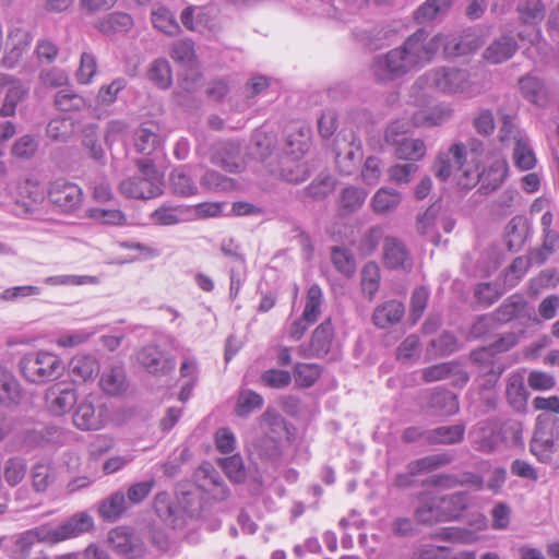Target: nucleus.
Here are the masks:
<instances>
[{
	"label": "nucleus",
	"mask_w": 559,
	"mask_h": 559,
	"mask_svg": "<svg viewBox=\"0 0 559 559\" xmlns=\"http://www.w3.org/2000/svg\"><path fill=\"white\" fill-rule=\"evenodd\" d=\"M263 402L264 400L259 393L252 390H241L234 412L238 417L247 418L253 411L260 409Z\"/></svg>",
	"instance_id": "79ce46f5"
},
{
	"label": "nucleus",
	"mask_w": 559,
	"mask_h": 559,
	"mask_svg": "<svg viewBox=\"0 0 559 559\" xmlns=\"http://www.w3.org/2000/svg\"><path fill=\"white\" fill-rule=\"evenodd\" d=\"M509 171V165L506 159H496L481 173L477 168L464 170V181L461 185L466 188L473 187L479 182V191L488 194L498 189L506 180Z\"/></svg>",
	"instance_id": "6e6552de"
},
{
	"label": "nucleus",
	"mask_w": 559,
	"mask_h": 559,
	"mask_svg": "<svg viewBox=\"0 0 559 559\" xmlns=\"http://www.w3.org/2000/svg\"><path fill=\"white\" fill-rule=\"evenodd\" d=\"M471 500L472 497L466 491H457L440 497L444 522L461 518L469 507Z\"/></svg>",
	"instance_id": "bb28decb"
},
{
	"label": "nucleus",
	"mask_w": 559,
	"mask_h": 559,
	"mask_svg": "<svg viewBox=\"0 0 559 559\" xmlns=\"http://www.w3.org/2000/svg\"><path fill=\"white\" fill-rule=\"evenodd\" d=\"M459 401L455 394L448 390L433 391L427 402V412L433 416H451L459 412Z\"/></svg>",
	"instance_id": "393cba45"
},
{
	"label": "nucleus",
	"mask_w": 559,
	"mask_h": 559,
	"mask_svg": "<svg viewBox=\"0 0 559 559\" xmlns=\"http://www.w3.org/2000/svg\"><path fill=\"white\" fill-rule=\"evenodd\" d=\"M93 526V519L86 513L73 515L64 523L52 528L49 525H40L20 534L12 547L14 559H26L37 543L56 544L87 532Z\"/></svg>",
	"instance_id": "f03ea898"
},
{
	"label": "nucleus",
	"mask_w": 559,
	"mask_h": 559,
	"mask_svg": "<svg viewBox=\"0 0 559 559\" xmlns=\"http://www.w3.org/2000/svg\"><path fill=\"white\" fill-rule=\"evenodd\" d=\"M133 25V20L128 13L114 12L105 16L98 23V28L104 34L126 32Z\"/></svg>",
	"instance_id": "3c124183"
},
{
	"label": "nucleus",
	"mask_w": 559,
	"mask_h": 559,
	"mask_svg": "<svg viewBox=\"0 0 559 559\" xmlns=\"http://www.w3.org/2000/svg\"><path fill=\"white\" fill-rule=\"evenodd\" d=\"M76 392L70 388H62L60 384L50 386L46 392V402L49 411L61 416L68 413L76 403Z\"/></svg>",
	"instance_id": "4be33fe9"
},
{
	"label": "nucleus",
	"mask_w": 559,
	"mask_h": 559,
	"mask_svg": "<svg viewBox=\"0 0 559 559\" xmlns=\"http://www.w3.org/2000/svg\"><path fill=\"white\" fill-rule=\"evenodd\" d=\"M453 456L448 453H438L424 456L418 460L411 461L406 468L412 473L420 475L425 473L432 472L440 467H443L450 463H452Z\"/></svg>",
	"instance_id": "f704fd0d"
},
{
	"label": "nucleus",
	"mask_w": 559,
	"mask_h": 559,
	"mask_svg": "<svg viewBox=\"0 0 559 559\" xmlns=\"http://www.w3.org/2000/svg\"><path fill=\"white\" fill-rule=\"evenodd\" d=\"M559 450V418L554 414L544 413L537 416L533 438L530 443L531 453L540 462L550 464Z\"/></svg>",
	"instance_id": "39448f33"
},
{
	"label": "nucleus",
	"mask_w": 559,
	"mask_h": 559,
	"mask_svg": "<svg viewBox=\"0 0 559 559\" xmlns=\"http://www.w3.org/2000/svg\"><path fill=\"white\" fill-rule=\"evenodd\" d=\"M439 46L443 44V50L447 57L456 58L469 55L480 47V38L474 33L463 35H452L443 38L440 34Z\"/></svg>",
	"instance_id": "6ab92c4d"
},
{
	"label": "nucleus",
	"mask_w": 559,
	"mask_h": 559,
	"mask_svg": "<svg viewBox=\"0 0 559 559\" xmlns=\"http://www.w3.org/2000/svg\"><path fill=\"white\" fill-rule=\"evenodd\" d=\"M452 4L453 0H426L415 11V21L419 24L432 22L447 14Z\"/></svg>",
	"instance_id": "72a5a7b5"
},
{
	"label": "nucleus",
	"mask_w": 559,
	"mask_h": 559,
	"mask_svg": "<svg viewBox=\"0 0 559 559\" xmlns=\"http://www.w3.org/2000/svg\"><path fill=\"white\" fill-rule=\"evenodd\" d=\"M162 144L159 127L155 122H145L134 132L136 152L150 156Z\"/></svg>",
	"instance_id": "b1692460"
},
{
	"label": "nucleus",
	"mask_w": 559,
	"mask_h": 559,
	"mask_svg": "<svg viewBox=\"0 0 559 559\" xmlns=\"http://www.w3.org/2000/svg\"><path fill=\"white\" fill-rule=\"evenodd\" d=\"M27 94L28 90L22 82L13 83V85L7 90L0 108V116L3 118L14 116L17 105L25 99Z\"/></svg>",
	"instance_id": "ea45409f"
},
{
	"label": "nucleus",
	"mask_w": 559,
	"mask_h": 559,
	"mask_svg": "<svg viewBox=\"0 0 559 559\" xmlns=\"http://www.w3.org/2000/svg\"><path fill=\"white\" fill-rule=\"evenodd\" d=\"M331 260L335 269L347 277H350L356 271L355 258L348 249L332 247Z\"/></svg>",
	"instance_id": "4d7b16f0"
},
{
	"label": "nucleus",
	"mask_w": 559,
	"mask_h": 559,
	"mask_svg": "<svg viewBox=\"0 0 559 559\" xmlns=\"http://www.w3.org/2000/svg\"><path fill=\"white\" fill-rule=\"evenodd\" d=\"M170 56L176 62L185 67H192L195 59L193 43L188 39L176 41L173 45Z\"/></svg>",
	"instance_id": "774afa93"
},
{
	"label": "nucleus",
	"mask_w": 559,
	"mask_h": 559,
	"mask_svg": "<svg viewBox=\"0 0 559 559\" xmlns=\"http://www.w3.org/2000/svg\"><path fill=\"white\" fill-rule=\"evenodd\" d=\"M520 87L524 97L536 105H543L546 99V88L538 78L526 75L520 80Z\"/></svg>",
	"instance_id": "603ef678"
},
{
	"label": "nucleus",
	"mask_w": 559,
	"mask_h": 559,
	"mask_svg": "<svg viewBox=\"0 0 559 559\" xmlns=\"http://www.w3.org/2000/svg\"><path fill=\"white\" fill-rule=\"evenodd\" d=\"M473 169V165L467 162L466 146L459 142L452 144L448 151L440 152L433 166L435 176L441 181L448 180L454 171L462 173Z\"/></svg>",
	"instance_id": "9d476101"
},
{
	"label": "nucleus",
	"mask_w": 559,
	"mask_h": 559,
	"mask_svg": "<svg viewBox=\"0 0 559 559\" xmlns=\"http://www.w3.org/2000/svg\"><path fill=\"white\" fill-rule=\"evenodd\" d=\"M251 453L265 462H276L282 456L280 440L275 436L263 435L252 442Z\"/></svg>",
	"instance_id": "473e14b6"
},
{
	"label": "nucleus",
	"mask_w": 559,
	"mask_h": 559,
	"mask_svg": "<svg viewBox=\"0 0 559 559\" xmlns=\"http://www.w3.org/2000/svg\"><path fill=\"white\" fill-rule=\"evenodd\" d=\"M171 191L180 197H192L198 193V187L185 167L176 168L169 177Z\"/></svg>",
	"instance_id": "c9c22d12"
},
{
	"label": "nucleus",
	"mask_w": 559,
	"mask_h": 559,
	"mask_svg": "<svg viewBox=\"0 0 559 559\" xmlns=\"http://www.w3.org/2000/svg\"><path fill=\"white\" fill-rule=\"evenodd\" d=\"M526 307V301L519 295L508 297L493 312L492 317L498 322H509L521 316Z\"/></svg>",
	"instance_id": "a19ab883"
},
{
	"label": "nucleus",
	"mask_w": 559,
	"mask_h": 559,
	"mask_svg": "<svg viewBox=\"0 0 559 559\" xmlns=\"http://www.w3.org/2000/svg\"><path fill=\"white\" fill-rule=\"evenodd\" d=\"M512 158L520 170H531L535 167L537 159L527 136L520 138L514 144Z\"/></svg>",
	"instance_id": "58836bf2"
},
{
	"label": "nucleus",
	"mask_w": 559,
	"mask_h": 559,
	"mask_svg": "<svg viewBox=\"0 0 559 559\" xmlns=\"http://www.w3.org/2000/svg\"><path fill=\"white\" fill-rule=\"evenodd\" d=\"M383 263L393 270L411 271L413 259L406 246L395 237H385L383 240Z\"/></svg>",
	"instance_id": "dca6fc26"
},
{
	"label": "nucleus",
	"mask_w": 559,
	"mask_h": 559,
	"mask_svg": "<svg viewBox=\"0 0 559 559\" xmlns=\"http://www.w3.org/2000/svg\"><path fill=\"white\" fill-rule=\"evenodd\" d=\"M49 139L57 142H67L74 134V122L70 118H55L46 128Z\"/></svg>",
	"instance_id": "6e6d98bb"
},
{
	"label": "nucleus",
	"mask_w": 559,
	"mask_h": 559,
	"mask_svg": "<svg viewBox=\"0 0 559 559\" xmlns=\"http://www.w3.org/2000/svg\"><path fill=\"white\" fill-rule=\"evenodd\" d=\"M440 36L430 37L424 28L417 29L404 43L385 53L377 55L371 73L379 83H389L429 63L439 50Z\"/></svg>",
	"instance_id": "f257e3e1"
},
{
	"label": "nucleus",
	"mask_w": 559,
	"mask_h": 559,
	"mask_svg": "<svg viewBox=\"0 0 559 559\" xmlns=\"http://www.w3.org/2000/svg\"><path fill=\"white\" fill-rule=\"evenodd\" d=\"M100 388L109 395H119L127 390L126 371L121 364H115L102 373Z\"/></svg>",
	"instance_id": "c756f323"
},
{
	"label": "nucleus",
	"mask_w": 559,
	"mask_h": 559,
	"mask_svg": "<svg viewBox=\"0 0 559 559\" xmlns=\"http://www.w3.org/2000/svg\"><path fill=\"white\" fill-rule=\"evenodd\" d=\"M219 462L225 474L233 483L241 484L246 480L245 465L240 455L228 456Z\"/></svg>",
	"instance_id": "69168bd1"
},
{
	"label": "nucleus",
	"mask_w": 559,
	"mask_h": 559,
	"mask_svg": "<svg viewBox=\"0 0 559 559\" xmlns=\"http://www.w3.org/2000/svg\"><path fill=\"white\" fill-rule=\"evenodd\" d=\"M413 516L418 525L435 526L444 523L440 497L432 490H421L413 496Z\"/></svg>",
	"instance_id": "9b49d317"
},
{
	"label": "nucleus",
	"mask_w": 559,
	"mask_h": 559,
	"mask_svg": "<svg viewBox=\"0 0 559 559\" xmlns=\"http://www.w3.org/2000/svg\"><path fill=\"white\" fill-rule=\"evenodd\" d=\"M516 10L525 24H537L545 17V7L540 0H521Z\"/></svg>",
	"instance_id": "864d4df0"
},
{
	"label": "nucleus",
	"mask_w": 559,
	"mask_h": 559,
	"mask_svg": "<svg viewBox=\"0 0 559 559\" xmlns=\"http://www.w3.org/2000/svg\"><path fill=\"white\" fill-rule=\"evenodd\" d=\"M464 433L463 425L441 426L427 430L426 441L431 444H456L463 441Z\"/></svg>",
	"instance_id": "2f4dec72"
},
{
	"label": "nucleus",
	"mask_w": 559,
	"mask_h": 559,
	"mask_svg": "<svg viewBox=\"0 0 559 559\" xmlns=\"http://www.w3.org/2000/svg\"><path fill=\"white\" fill-rule=\"evenodd\" d=\"M96 399L87 396L76 407L73 415L74 425L81 430H97L104 425L103 405L95 404Z\"/></svg>",
	"instance_id": "2eb2a0df"
},
{
	"label": "nucleus",
	"mask_w": 559,
	"mask_h": 559,
	"mask_svg": "<svg viewBox=\"0 0 559 559\" xmlns=\"http://www.w3.org/2000/svg\"><path fill=\"white\" fill-rule=\"evenodd\" d=\"M200 183L203 188L217 192L230 191L236 187V181L234 179L213 169H207L204 173L200 179Z\"/></svg>",
	"instance_id": "5fc2aeb1"
},
{
	"label": "nucleus",
	"mask_w": 559,
	"mask_h": 559,
	"mask_svg": "<svg viewBox=\"0 0 559 559\" xmlns=\"http://www.w3.org/2000/svg\"><path fill=\"white\" fill-rule=\"evenodd\" d=\"M23 378L29 383L44 384L59 379L66 366L62 359L48 350H34L23 355L19 361Z\"/></svg>",
	"instance_id": "7ed1b4c3"
},
{
	"label": "nucleus",
	"mask_w": 559,
	"mask_h": 559,
	"mask_svg": "<svg viewBox=\"0 0 559 559\" xmlns=\"http://www.w3.org/2000/svg\"><path fill=\"white\" fill-rule=\"evenodd\" d=\"M405 312L404 305L395 299L379 305L372 313V322L379 329H386L399 323Z\"/></svg>",
	"instance_id": "a878e982"
},
{
	"label": "nucleus",
	"mask_w": 559,
	"mask_h": 559,
	"mask_svg": "<svg viewBox=\"0 0 559 559\" xmlns=\"http://www.w3.org/2000/svg\"><path fill=\"white\" fill-rule=\"evenodd\" d=\"M26 462L22 457H10L4 463V478L5 481L14 487L19 485L25 477L26 474Z\"/></svg>",
	"instance_id": "0e129e2a"
},
{
	"label": "nucleus",
	"mask_w": 559,
	"mask_h": 559,
	"mask_svg": "<svg viewBox=\"0 0 559 559\" xmlns=\"http://www.w3.org/2000/svg\"><path fill=\"white\" fill-rule=\"evenodd\" d=\"M452 116V109L447 105H437L427 109L415 111L412 124L415 127H435L447 122Z\"/></svg>",
	"instance_id": "cd10ccee"
},
{
	"label": "nucleus",
	"mask_w": 559,
	"mask_h": 559,
	"mask_svg": "<svg viewBox=\"0 0 559 559\" xmlns=\"http://www.w3.org/2000/svg\"><path fill=\"white\" fill-rule=\"evenodd\" d=\"M138 361L147 372L153 374H166L176 367L174 358H164L160 349L155 345L144 346L138 353Z\"/></svg>",
	"instance_id": "aec40b11"
},
{
	"label": "nucleus",
	"mask_w": 559,
	"mask_h": 559,
	"mask_svg": "<svg viewBox=\"0 0 559 559\" xmlns=\"http://www.w3.org/2000/svg\"><path fill=\"white\" fill-rule=\"evenodd\" d=\"M152 23L154 27L170 36L178 35L180 32L175 14L165 7L152 12Z\"/></svg>",
	"instance_id": "8fccbe9b"
},
{
	"label": "nucleus",
	"mask_w": 559,
	"mask_h": 559,
	"mask_svg": "<svg viewBox=\"0 0 559 559\" xmlns=\"http://www.w3.org/2000/svg\"><path fill=\"white\" fill-rule=\"evenodd\" d=\"M518 49V43L511 35H503L493 40L485 50L484 57L491 63H501L510 59Z\"/></svg>",
	"instance_id": "c85d7f7f"
},
{
	"label": "nucleus",
	"mask_w": 559,
	"mask_h": 559,
	"mask_svg": "<svg viewBox=\"0 0 559 559\" xmlns=\"http://www.w3.org/2000/svg\"><path fill=\"white\" fill-rule=\"evenodd\" d=\"M321 368L316 364H296L294 376L299 386L310 388L320 378Z\"/></svg>",
	"instance_id": "e2e57ef3"
},
{
	"label": "nucleus",
	"mask_w": 559,
	"mask_h": 559,
	"mask_svg": "<svg viewBox=\"0 0 559 559\" xmlns=\"http://www.w3.org/2000/svg\"><path fill=\"white\" fill-rule=\"evenodd\" d=\"M55 106L60 111H79L86 106L85 99L71 90H61L55 95Z\"/></svg>",
	"instance_id": "13d9d810"
},
{
	"label": "nucleus",
	"mask_w": 559,
	"mask_h": 559,
	"mask_svg": "<svg viewBox=\"0 0 559 559\" xmlns=\"http://www.w3.org/2000/svg\"><path fill=\"white\" fill-rule=\"evenodd\" d=\"M393 35L394 32L391 28L377 25L370 29L361 32L359 40L369 49L377 50L386 45Z\"/></svg>",
	"instance_id": "c03bdc74"
},
{
	"label": "nucleus",
	"mask_w": 559,
	"mask_h": 559,
	"mask_svg": "<svg viewBox=\"0 0 559 559\" xmlns=\"http://www.w3.org/2000/svg\"><path fill=\"white\" fill-rule=\"evenodd\" d=\"M49 200L63 212H73L82 202L81 188L64 179L55 180L48 192Z\"/></svg>",
	"instance_id": "ddd939ff"
},
{
	"label": "nucleus",
	"mask_w": 559,
	"mask_h": 559,
	"mask_svg": "<svg viewBox=\"0 0 559 559\" xmlns=\"http://www.w3.org/2000/svg\"><path fill=\"white\" fill-rule=\"evenodd\" d=\"M195 488L212 495L215 500L223 501L229 496L221 474L211 463H203L194 473Z\"/></svg>",
	"instance_id": "f8f14e48"
},
{
	"label": "nucleus",
	"mask_w": 559,
	"mask_h": 559,
	"mask_svg": "<svg viewBox=\"0 0 559 559\" xmlns=\"http://www.w3.org/2000/svg\"><path fill=\"white\" fill-rule=\"evenodd\" d=\"M2 382V388H0V405L7 408L20 405L24 392L17 378L11 371L8 379Z\"/></svg>",
	"instance_id": "e433bc0d"
},
{
	"label": "nucleus",
	"mask_w": 559,
	"mask_h": 559,
	"mask_svg": "<svg viewBox=\"0 0 559 559\" xmlns=\"http://www.w3.org/2000/svg\"><path fill=\"white\" fill-rule=\"evenodd\" d=\"M38 139L33 134H25L19 138L11 147V154L20 159L32 158L38 148Z\"/></svg>",
	"instance_id": "680f3d73"
},
{
	"label": "nucleus",
	"mask_w": 559,
	"mask_h": 559,
	"mask_svg": "<svg viewBox=\"0 0 559 559\" xmlns=\"http://www.w3.org/2000/svg\"><path fill=\"white\" fill-rule=\"evenodd\" d=\"M261 427L264 431L263 435L275 436L277 440H281L283 435L287 431V423L273 408H267L261 416Z\"/></svg>",
	"instance_id": "09e8293b"
},
{
	"label": "nucleus",
	"mask_w": 559,
	"mask_h": 559,
	"mask_svg": "<svg viewBox=\"0 0 559 559\" xmlns=\"http://www.w3.org/2000/svg\"><path fill=\"white\" fill-rule=\"evenodd\" d=\"M367 198V192L357 187H347L342 191L340 204L346 213L356 212L360 209Z\"/></svg>",
	"instance_id": "bf43d9fd"
},
{
	"label": "nucleus",
	"mask_w": 559,
	"mask_h": 559,
	"mask_svg": "<svg viewBox=\"0 0 559 559\" xmlns=\"http://www.w3.org/2000/svg\"><path fill=\"white\" fill-rule=\"evenodd\" d=\"M32 41L31 34L23 28H14L9 33L7 51L1 60L5 68H14L29 49Z\"/></svg>",
	"instance_id": "a211bd4d"
},
{
	"label": "nucleus",
	"mask_w": 559,
	"mask_h": 559,
	"mask_svg": "<svg viewBox=\"0 0 559 559\" xmlns=\"http://www.w3.org/2000/svg\"><path fill=\"white\" fill-rule=\"evenodd\" d=\"M530 235V224L524 216H514L506 227L507 246L510 251H519Z\"/></svg>",
	"instance_id": "7c9ffc66"
},
{
	"label": "nucleus",
	"mask_w": 559,
	"mask_h": 559,
	"mask_svg": "<svg viewBox=\"0 0 559 559\" xmlns=\"http://www.w3.org/2000/svg\"><path fill=\"white\" fill-rule=\"evenodd\" d=\"M361 158L362 152L360 144L356 143L354 138H352L350 141L336 139L335 163L341 174L350 175L358 166Z\"/></svg>",
	"instance_id": "f3484780"
},
{
	"label": "nucleus",
	"mask_w": 559,
	"mask_h": 559,
	"mask_svg": "<svg viewBox=\"0 0 559 559\" xmlns=\"http://www.w3.org/2000/svg\"><path fill=\"white\" fill-rule=\"evenodd\" d=\"M147 78L159 88H168L173 83L171 68L169 62L163 58L154 60L147 70Z\"/></svg>",
	"instance_id": "de8ad7c7"
},
{
	"label": "nucleus",
	"mask_w": 559,
	"mask_h": 559,
	"mask_svg": "<svg viewBox=\"0 0 559 559\" xmlns=\"http://www.w3.org/2000/svg\"><path fill=\"white\" fill-rule=\"evenodd\" d=\"M99 362L92 355H78L69 362V376L73 382H87L99 373Z\"/></svg>",
	"instance_id": "5701e85b"
},
{
	"label": "nucleus",
	"mask_w": 559,
	"mask_h": 559,
	"mask_svg": "<svg viewBox=\"0 0 559 559\" xmlns=\"http://www.w3.org/2000/svg\"><path fill=\"white\" fill-rule=\"evenodd\" d=\"M178 503L190 516L199 515L202 509L200 490L195 487L181 490L178 496Z\"/></svg>",
	"instance_id": "338daca9"
},
{
	"label": "nucleus",
	"mask_w": 559,
	"mask_h": 559,
	"mask_svg": "<svg viewBox=\"0 0 559 559\" xmlns=\"http://www.w3.org/2000/svg\"><path fill=\"white\" fill-rule=\"evenodd\" d=\"M108 542L118 554L129 559L140 558L145 552L142 539L123 526L111 530Z\"/></svg>",
	"instance_id": "4468645a"
},
{
	"label": "nucleus",
	"mask_w": 559,
	"mask_h": 559,
	"mask_svg": "<svg viewBox=\"0 0 559 559\" xmlns=\"http://www.w3.org/2000/svg\"><path fill=\"white\" fill-rule=\"evenodd\" d=\"M306 151V143H299L295 148L294 142L288 139L284 155L280 157L277 165L274 166L272 163H269L270 171L292 183L305 181L310 173L308 166L305 163H300L299 158Z\"/></svg>",
	"instance_id": "423d86ee"
},
{
	"label": "nucleus",
	"mask_w": 559,
	"mask_h": 559,
	"mask_svg": "<svg viewBox=\"0 0 559 559\" xmlns=\"http://www.w3.org/2000/svg\"><path fill=\"white\" fill-rule=\"evenodd\" d=\"M129 508L124 493L117 491L102 501L98 511L105 520L115 521Z\"/></svg>",
	"instance_id": "4c0bfd02"
},
{
	"label": "nucleus",
	"mask_w": 559,
	"mask_h": 559,
	"mask_svg": "<svg viewBox=\"0 0 559 559\" xmlns=\"http://www.w3.org/2000/svg\"><path fill=\"white\" fill-rule=\"evenodd\" d=\"M395 155L400 159L418 160L426 154V145L423 140L403 138L395 145Z\"/></svg>",
	"instance_id": "a18cd8bd"
},
{
	"label": "nucleus",
	"mask_w": 559,
	"mask_h": 559,
	"mask_svg": "<svg viewBox=\"0 0 559 559\" xmlns=\"http://www.w3.org/2000/svg\"><path fill=\"white\" fill-rule=\"evenodd\" d=\"M401 203V194L389 188L379 189L372 198V207L378 214L394 211Z\"/></svg>",
	"instance_id": "37998d69"
},
{
	"label": "nucleus",
	"mask_w": 559,
	"mask_h": 559,
	"mask_svg": "<svg viewBox=\"0 0 559 559\" xmlns=\"http://www.w3.org/2000/svg\"><path fill=\"white\" fill-rule=\"evenodd\" d=\"M500 115V128L498 133L499 141L508 145L511 142L518 143V140L520 138H526L527 135L524 134L516 123L514 122L515 115L514 114H504L501 110H499Z\"/></svg>",
	"instance_id": "49530a36"
},
{
	"label": "nucleus",
	"mask_w": 559,
	"mask_h": 559,
	"mask_svg": "<svg viewBox=\"0 0 559 559\" xmlns=\"http://www.w3.org/2000/svg\"><path fill=\"white\" fill-rule=\"evenodd\" d=\"M322 290L319 285L313 284L307 292L306 306L302 312L308 322H316L321 313Z\"/></svg>",
	"instance_id": "052dcab7"
},
{
	"label": "nucleus",
	"mask_w": 559,
	"mask_h": 559,
	"mask_svg": "<svg viewBox=\"0 0 559 559\" xmlns=\"http://www.w3.org/2000/svg\"><path fill=\"white\" fill-rule=\"evenodd\" d=\"M139 175L122 180L120 192L130 199H153L163 193L162 176L150 158L136 162Z\"/></svg>",
	"instance_id": "20e7f679"
},
{
	"label": "nucleus",
	"mask_w": 559,
	"mask_h": 559,
	"mask_svg": "<svg viewBox=\"0 0 559 559\" xmlns=\"http://www.w3.org/2000/svg\"><path fill=\"white\" fill-rule=\"evenodd\" d=\"M210 160L213 165L230 174L241 173L246 168L242 145L239 141H219L212 145Z\"/></svg>",
	"instance_id": "1a4fd4ad"
},
{
	"label": "nucleus",
	"mask_w": 559,
	"mask_h": 559,
	"mask_svg": "<svg viewBox=\"0 0 559 559\" xmlns=\"http://www.w3.org/2000/svg\"><path fill=\"white\" fill-rule=\"evenodd\" d=\"M427 83L444 94L466 93L471 90L467 70L439 67L426 74Z\"/></svg>",
	"instance_id": "0eeeda50"
},
{
	"label": "nucleus",
	"mask_w": 559,
	"mask_h": 559,
	"mask_svg": "<svg viewBox=\"0 0 559 559\" xmlns=\"http://www.w3.org/2000/svg\"><path fill=\"white\" fill-rule=\"evenodd\" d=\"M334 341V329L331 319L324 320L312 332L308 346V357L322 358L326 356Z\"/></svg>",
	"instance_id": "412c9836"
}]
</instances>
